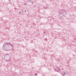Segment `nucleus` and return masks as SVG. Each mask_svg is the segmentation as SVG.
<instances>
[{"instance_id": "nucleus-12", "label": "nucleus", "mask_w": 76, "mask_h": 76, "mask_svg": "<svg viewBox=\"0 0 76 76\" xmlns=\"http://www.w3.org/2000/svg\"><path fill=\"white\" fill-rule=\"evenodd\" d=\"M46 9H49V7H46Z\"/></svg>"}, {"instance_id": "nucleus-10", "label": "nucleus", "mask_w": 76, "mask_h": 76, "mask_svg": "<svg viewBox=\"0 0 76 76\" xmlns=\"http://www.w3.org/2000/svg\"><path fill=\"white\" fill-rule=\"evenodd\" d=\"M45 34V31H43V34Z\"/></svg>"}, {"instance_id": "nucleus-14", "label": "nucleus", "mask_w": 76, "mask_h": 76, "mask_svg": "<svg viewBox=\"0 0 76 76\" xmlns=\"http://www.w3.org/2000/svg\"><path fill=\"white\" fill-rule=\"evenodd\" d=\"M45 40H46V41H47V38H46L45 39Z\"/></svg>"}, {"instance_id": "nucleus-19", "label": "nucleus", "mask_w": 76, "mask_h": 76, "mask_svg": "<svg viewBox=\"0 0 76 76\" xmlns=\"http://www.w3.org/2000/svg\"><path fill=\"white\" fill-rule=\"evenodd\" d=\"M20 41H22V40H20Z\"/></svg>"}, {"instance_id": "nucleus-15", "label": "nucleus", "mask_w": 76, "mask_h": 76, "mask_svg": "<svg viewBox=\"0 0 76 76\" xmlns=\"http://www.w3.org/2000/svg\"><path fill=\"white\" fill-rule=\"evenodd\" d=\"M21 10L23 12V9H21Z\"/></svg>"}, {"instance_id": "nucleus-13", "label": "nucleus", "mask_w": 76, "mask_h": 76, "mask_svg": "<svg viewBox=\"0 0 76 76\" xmlns=\"http://www.w3.org/2000/svg\"><path fill=\"white\" fill-rule=\"evenodd\" d=\"M43 8H45V9H47V8H46V7H43Z\"/></svg>"}, {"instance_id": "nucleus-2", "label": "nucleus", "mask_w": 76, "mask_h": 76, "mask_svg": "<svg viewBox=\"0 0 76 76\" xmlns=\"http://www.w3.org/2000/svg\"><path fill=\"white\" fill-rule=\"evenodd\" d=\"M6 61H9L10 60V56L9 55H6L4 57Z\"/></svg>"}, {"instance_id": "nucleus-16", "label": "nucleus", "mask_w": 76, "mask_h": 76, "mask_svg": "<svg viewBox=\"0 0 76 76\" xmlns=\"http://www.w3.org/2000/svg\"><path fill=\"white\" fill-rule=\"evenodd\" d=\"M20 13H21V12L20 11L19 12V14H20Z\"/></svg>"}, {"instance_id": "nucleus-1", "label": "nucleus", "mask_w": 76, "mask_h": 76, "mask_svg": "<svg viewBox=\"0 0 76 76\" xmlns=\"http://www.w3.org/2000/svg\"><path fill=\"white\" fill-rule=\"evenodd\" d=\"M59 13L61 15H62L63 16H65L66 15V11L64 10H60Z\"/></svg>"}, {"instance_id": "nucleus-18", "label": "nucleus", "mask_w": 76, "mask_h": 76, "mask_svg": "<svg viewBox=\"0 0 76 76\" xmlns=\"http://www.w3.org/2000/svg\"><path fill=\"white\" fill-rule=\"evenodd\" d=\"M35 76H37V74H35Z\"/></svg>"}, {"instance_id": "nucleus-23", "label": "nucleus", "mask_w": 76, "mask_h": 76, "mask_svg": "<svg viewBox=\"0 0 76 76\" xmlns=\"http://www.w3.org/2000/svg\"><path fill=\"white\" fill-rule=\"evenodd\" d=\"M1 65H0V66H1Z\"/></svg>"}, {"instance_id": "nucleus-11", "label": "nucleus", "mask_w": 76, "mask_h": 76, "mask_svg": "<svg viewBox=\"0 0 76 76\" xmlns=\"http://www.w3.org/2000/svg\"><path fill=\"white\" fill-rule=\"evenodd\" d=\"M33 42V40H31V43H32Z\"/></svg>"}, {"instance_id": "nucleus-20", "label": "nucleus", "mask_w": 76, "mask_h": 76, "mask_svg": "<svg viewBox=\"0 0 76 76\" xmlns=\"http://www.w3.org/2000/svg\"><path fill=\"white\" fill-rule=\"evenodd\" d=\"M25 12H26V10H25Z\"/></svg>"}, {"instance_id": "nucleus-5", "label": "nucleus", "mask_w": 76, "mask_h": 76, "mask_svg": "<svg viewBox=\"0 0 76 76\" xmlns=\"http://www.w3.org/2000/svg\"><path fill=\"white\" fill-rule=\"evenodd\" d=\"M6 42H5L3 45V48H4V47H6Z\"/></svg>"}, {"instance_id": "nucleus-7", "label": "nucleus", "mask_w": 76, "mask_h": 76, "mask_svg": "<svg viewBox=\"0 0 76 76\" xmlns=\"http://www.w3.org/2000/svg\"><path fill=\"white\" fill-rule=\"evenodd\" d=\"M6 44L7 45H10L11 44L9 43H6Z\"/></svg>"}, {"instance_id": "nucleus-3", "label": "nucleus", "mask_w": 76, "mask_h": 76, "mask_svg": "<svg viewBox=\"0 0 76 76\" xmlns=\"http://www.w3.org/2000/svg\"><path fill=\"white\" fill-rule=\"evenodd\" d=\"M56 72H59L60 71V69L59 68H56L55 69Z\"/></svg>"}, {"instance_id": "nucleus-22", "label": "nucleus", "mask_w": 76, "mask_h": 76, "mask_svg": "<svg viewBox=\"0 0 76 76\" xmlns=\"http://www.w3.org/2000/svg\"><path fill=\"white\" fill-rule=\"evenodd\" d=\"M16 67H17V66H16Z\"/></svg>"}, {"instance_id": "nucleus-8", "label": "nucleus", "mask_w": 76, "mask_h": 76, "mask_svg": "<svg viewBox=\"0 0 76 76\" xmlns=\"http://www.w3.org/2000/svg\"><path fill=\"white\" fill-rule=\"evenodd\" d=\"M29 2H31L32 3V1L31 0H28V3H29Z\"/></svg>"}, {"instance_id": "nucleus-4", "label": "nucleus", "mask_w": 76, "mask_h": 76, "mask_svg": "<svg viewBox=\"0 0 76 76\" xmlns=\"http://www.w3.org/2000/svg\"><path fill=\"white\" fill-rule=\"evenodd\" d=\"M10 45H11V46H12V48L10 50H6V51H12V50H13V46L12 45V44H11Z\"/></svg>"}, {"instance_id": "nucleus-21", "label": "nucleus", "mask_w": 76, "mask_h": 76, "mask_svg": "<svg viewBox=\"0 0 76 76\" xmlns=\"http://www.w3.org/2000/svg\"><path fill=\"white\" fill-rule=\"evenodd\" d=\"M24 4L25 5V4Z\"/></svg>"}, {"instance_id": "nucleus-17", "label": "nucleus", "mask_w": 76, "mask_h": 76, "mask_svg": "<svg viewBox=\"0 0 76 76\" xmlns=\"http://www.w3.org/2000/svg\"><path fill=\"white\" fill-rule=\"evenodd\" d=\"M31 4H34V3H32V2H31Z\"/></svg>"}, {"instance_id": "nucleus-9", "label": "nucleus", "mask_w": 76, "mask_h": 76, "mask_svg": "<svg viewBox=\"0 0 76 76\" xmlns=\"http://www.w3.org/2000/svg\"><path fill=\"white\" fill-rule=\"evenodd\" d=\"M60 19H63V17L61 16L60 17Z\"/></svg>"}, {"instance_id": "nucleus-6", "label": "nucleus", "mask_w": 76, "mask_h": 76, "mask_svg": "<svg viewBox=\"0 0 76 76\" xmlns=\"http://www.w3.org/2000/svg\"><path fill=\"white\" fill-rule=\"evenodd\" d=\"M63 73L64 75H66L67 74V73L64 71L63 72Z\"/></svg>"}]
</instances>
